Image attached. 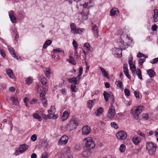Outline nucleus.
Here are the masks:
<instances>
[{
  "instance_id": "f257e3e1",
  "label": "nucleus",
  "mask_w": 158,
  "mask_h": 158,
  "mask_svg": "<svg viewBox=\"0 0 158 158\" xmlns=\"http://www.w3.org/2000/svg\"><path fill=\"white\" fill-rule=\"evenodd\" d=\"M130 69L132 72V74L133 76H135L136 74L138 78L141 80L142 79V77L141 75V72L140 70L138 68L136 69L135 66L133 64V63L129 64Z\"/></svg>"
},
{
  "instance_id": "f03ea898",
  "label": "nucleus",
  "mask_w": 158,
  "mask_h": 158,
  "mask_svg": "<svg viewBox=\"0 0 158 158\" xmlns=\"http://www.w3.org/2000/svg\"><path fill=\"white\" fill-rule=\"evenodd\" d=\"M144 110V107L142 106H138L136 107V108H134L132 109V111L134 112V118L136 120H137L139 117V115L142 113V112Z\"/></svg>"
},
{
  "instance_id": "7ed1b4c3",
  "label": "nucleus",
  "mask_w": 158,
  "mask_h": 158,
  "mask_svg": "<svg viewBox=\"0 0 158 158\" xmlns=\"http://www.w3.org/2000/svg\"><path fill=\"white\" fill-rule=\"evenodd\" d=\"M146 148L149 154L152 155L155 154L157 146L155 144L152 142H149L147 143L146 145Z\"/></svg>"
},
{
  "instance_id": "20e7f679",
  "label": "nucleus",
  "mask_w": 158,
  "mask_h": 158,
  "mask_svg": "<svg viewBox=\"0 0 158 158\" xmlns=\"http://www.w3.org/2000/svg\"><path fill=\"white\" fill-rule=\"evenodd\" d=\"M78 126V123L75 118H73L69 122L66 127L70 131L76 129Z\"/></svg>"
},
{
  "instance_id": "39448f33",
  "label": "nucleus",
  "mask_w": 158,
  "mask_h": 158,
  "mask_svg": "<svg viewBox=\"0 0 158 158\" xmlns=\"http://www.w3.org/2000/svg\"><path fill=\"white\" fill-rule=\"evenodd\" d=\"M86 141L85 147L89 149L94 148L95 146V143L94 140L90 138H87L84 139Z\"/></svg>"
},
{
  "instance_id": "423d86ee",
  "label": "nucleus",
  "mask_w": 158,
  "mask_h": 158,
  "mask_svg": "<svg viewBox=\"0 0 158 158\" xmlns=\"http://www.w3.org/2000/svg\"><path fill=\"white\" fill-rule=\"evenodd\" d=\"M115 114V107L112 104L108 110L107 117L109 118L112 119L114 117Z\"/></svg>"
},
{
  "instance_id": "0eeeda50",
  "label": "nucleus",
  "mask_w": 158,
  "mask_h": 158,
  "mask_svg": "<svg viewBox=\"0 0 158 158\" xmlns=\"http://www.w3.org/2000/svg\"><path fill=\"white\" fill-rule=\"evenodd\" d=\"M117 139L120 140H123L125 139L127 137L126 133L123 131H120L117 132L116 134Z\"/></svg>"
},
{
  "instance_id": "6e6552de",
  "label": "nucleus",
  "mask_w": 158,
  "mask_h": 158,
  "mask_svg": "<svg viewBox=\"0 0 158 158\" xmlns=\"http://www.w3.org/2000/svg\"><path fill=\"white\" fill-rule=\"evenodd\" d=\"M92 0H79V2H77V4L80 6H82L84 7V9H85L87 6V9H89V6L88 5V4H90Z\"/></svg>"
},
{
  "instance_id": "1a4fd4ad",
  "label": "nucleus",
  "mask_w": 158,
  "mask_h": 158,
  "mask_svg": "<svg viewBox=\"0 0 158 158\" xmlns=\"http://www.w3.org/2000/svg\"><path fill=\"white\" fill-rule=\"evenodd\" d=\"M28 148L27 145L23 144L20 145L19 148L16 150L17 153H22L26 151Z\"/></svg>"
},
{
  "instance_id": "9d476101",
  "label": "nucleus",
  "mask_w": 158,
  "mask_h": 158,
  "mask_svg": "<svg viewBox=\"0 0 158 158\" xmlns=\"http://www.w3.org/2000/svg\"><path fill=\"white\" fill-rule=\"evenodd\" d=\"M69 137L66 135H64L62 136L60 138L59 143L61 145H64L67 143Z\"/></svg>"
},
{
  "instance_id": "9b49d317",
  "label": "nucleus",
  "mask_w": 158,
  "mask_h": 158,
  "mask_svg": "<svg viewBox=\"0 0 158 158\" xmlns=\"http://www.w3.org/2000/svg\"><path fill=\"white\" fill-rule=\"evenodd\" d=\"M81 79V77H78L77 76L76 77L68 79V80L70 83H73L75 84L78 85L80 82Z\"/></svg>"
},
{
  "instance_id": "f8f14e48",
  "label": "nucleus",
  "mask_w": 158,
  "mask_h": 158,
  "mask_svg": "<svg viewBox=\"0 0 158 158\" xmlns=\"http://www.w3.org/2000/svg\"><path fill=\"white\" fill-rule=\"evenodd\" d=\"M113 94L111 92L109 91L108 92L106 91H104L103 92V95L104 98V99L105 101L107 102L109 99L111 97L113 96Z\"/></svg>"
},
{
  "instance_id": "ddd939ff",
  "label": "nucleus",
  "mask_w": 158,
  "mask_h": 158,
  "mask_svg": "<svg viewBox=\"0 0 158 158\" xmlns=\"http://www.w3.org/2000/svg\"><path fill=\"white\" fill-rule=\"evenodd\" d=\"M82 131L83 135H87L90 132V128L88 126H85L83 127Z\"/></svg>"
},
{
  "instance_id": "4468645a",
  "label": "nucleus",
  "mask_w": 158,
  "mask_h": 158,
  "mask_svg": "<svg viewBox=\"0 0 158 158\" xmlns=\"http://www.w3.org/2000/svg\"><path fill=\"white\" fill-rule=\"evenodd\" d=\"M8 48L10 53L12 55L13 57L17 59V60H19V59L20 58V57H19L15 53L14 49L12 47L10 46H8Z\"/></svg>"
},
{
  "instance_id": "2eb2a0df",
  "label": "nucleus",
  "mask_w": 158,
  "mask_h": 158,
  "mask_svg": "<svg viewBox=\"0 0 158 158\" xmlns=\"http://www.w3.org/2000/svg\"><path fill=\"white\" fill-rule=\"evenodd\" d=\"M92 30L93 32L95 37L98 38V27L95 25L92 27Z\"/></svg>"
},
{
  "instance_id": "dca6fc26",
  "label": "nucleus",
  "mask_w": 158,
  "mask_h": 158,
  "mask_svg": "<svg viewBox=\"0 0 158 158\" xmlns=\"http://www.w3.org/2000/svg\"><path fill=\"white\" fill-rule=\"evenodd\" d=\"M69 116V113L68 112L65 110L63 113V114L61 117V120L64 121L68 119Z\"/></svg>"
},
{
  "instance_id": "f3484780",
  "label": "nucleus",
  "mask_w": 158,
  "mask_h": 158,
  "mask_svg": "<svg viewBox=\"0 0 158 158\" xmlns=\"http://www.w3.org/2000/svg\"><path fill=\"white\" fill-rule=\"evenodd\" d=\"M132 140L135 144L137 145L141 140V138L136 136H135L132 139Z\"/></svg>"
},
{
  "instance_id": "a211bd4d",
  "label": "nucleus",
  "mask_w": 158,
  "mask_h": 158,
  "mask_svg": "<svg viewBox=\"0 0 158 158\" xmlns=\"http://www.w3.org/2000/svg\"><path fill=\"white\" fill-rule=\"evenodd\" d=\"M13 12V10H11L10 12H9V16L12 22V23H15L16 21V20L15 16L12 14Z\"/></svg>"
},
{
  "instance_id": "6ab92c4d",
  "label": "nucleus",
  "mask_w": 158,
  "mask_h": 158,
  "mask_svg": "<svg viewBox=\"0 0 158 158\" xmlns=\"http://www.w3.org/2000/svg\"><path fill=\"white\" fill-rule=\"evenodd\" d=\"M70 148L67 147L66 149V155L67 158H73V156L71 153L70 152Z\"/></svg>"
},
{
  "instance_id": "aec40b11",
  "label": "nucleus",
  "mask_w": 158,
  "mask_h": 158,
  "mask_svg": "<svg viewBox=\"0 0 158 158\" xmlns=\"http://www.w3.org/2000/svg\"><path fill=\"white\" fill-rule=\"evenodd\" d=\"M91 152L89 149L84 151L82 152V156L85 157H88L91 155Z\"/></svg>"
},
{
  "instance_id": "412c9836",
  "label": "nucleus",
  "mask_w": 158,
  "mask_h": 158,
  "mask_svg": "<svg viewBox=\"0 0 158 158\" xmlns=\"http://www.w3.org/2000/svg\"><path fill=\"white\" fill-rule=\"evenodd\" d=\"M6 71L7 74L11 78L13 79L15 77L14 75L13 74L12 71L10 69H6Z\"/></svg>"
},
{
  "instance_id": "4be33fe9",
  "label": "nucleus",
  "mask_w": 158,
  "mask_h": 158,
  "mask_svg": "<svg viewBox=\"0 0 158 158\" xmlns=\"http://www.w3.org/2000/svg\"><path fill=\"white\" fill-rule=\"evenodd\" d=\"M100 69L101 71L102 72V75L105 77L109 78V75L108 73L106 72L105 69L104 68H103L101 67H100Z\"/></svg>"
},
{
  "instance_id": "5701e85b",
  "label": "nucleus",
  "mask_w": 158,
  "mask_h": 158,
  "mask_svg": "<svg viewBox=\"0 0 158 158\" xmlns=\"http://www.w3.org/2000/svg\"><path fill=\"white\" fill-rule=\"evenodd\" d=\"M56 112V108L54 106H52L49 110H48L49 114L50 115L54 114Z\"/></svg>"
},
{
  "instance_id": "b1692460",
  "label": "nucleus",
  "mask_w": 158,
  "mask_h": 158,
  "mask_svg": "<svg viewBox=\"0 0 158 158\" xmlns=\"http://www.w3.org/2000/svg\"><path fill=\"white\" fill-rule=\"evenodd\" d=\"M154 14L153 17L154 19V21L156 22L158 21V10H154Z\"/></svg>"
},
{
  "instance_id": "393cba45",
  "label": "nucleus",
  "mask_w": 158,
  "mask_h": 158,
  "mask_svg": "<svg viewBox=\"0 0 158 158\" xmlns=\"http://www.w3.org/2000/svg\"><path fill=\"white\" fill-rule=\"evenodd\" d=\"M71 28V31L72 33L75 34V32L76 31V25L73 23H72L70 25Z\"/></svg>"
},
{
  "instance_id": "a878e982",
  "label": "nucleus",
  "mask_w": 158,
  "mask_h": 158,
  "mask_svg": "<svg viewBox=\"0 0 158 158\" xmlns=\"http://www.w3.org/2000/svg\"><path fill=\"white\" fill-rule=\"evenodd\" d=\"M147 72L150 77H153L154 76V75L155 74V73L154 71L151 69L148 70L147 71Z\"/></svg>"
},
{
  "instance_id": "bb28decb",
  "label": "nucleus",
  "mask_w": 158,
  "mask_h": 158,
  "mask_svg": "<svg viewBox=\"0 0 158 158\" xmlns=\"http://www.w3.org/2000/svg\"><path fill=\"white\" fill-rule=\"evenodd\" d=\"M44 73L46 76L49 78L50 77V70L49 68H46L44 71Z\"/></svg>"
},
{
  "instance_id": "cd10ccee",
  "label": "nucleus",
  "mask_w": 158,
  "mask_h": 158,
  "mask_svg": "<svg viewBox=\"0 0 158 158\" xmlns=\"http://www.w3.org/2000/svg\"><path fill=\"white\" fill-rule=\"evenodd\" d=\"M33 117L35 119H37L39 121H41L42 120V118L41 116L39 115L36 113H34L33 114Z\"/></svg>"
},
{
  "instance_id": "c85d7f7f",
  "label": "nucleus",
  "mask_w": 158,
  "mask_h": 158,
  "mask_svg": "<svg viewBox=\"0 0 158 158\" xmlns=\"http://www.w3.org/2000/svg\"><path fill=\"white\" fill-rule=\"evenodd\" d=\"M10 100L12 101L13 104L15 105H17L18 104V101L17 98L14 97H12L10 98Z\"/></svg>"
},
{
  "instance_id": "c756f323",
  "label": "nucleus",
  "mask_w": 158,
  "mask_h": 158,
  "mask_svg": "<svg viewBox=\"0 0 158 158\" xmlns=\"http://www.w3.org/2000/svg\"><path fill=\"white\" fill-rule=\"evenodd\" d=\"M86 10H82L81 14L82 15V17L84 19L86 20L88 19L87 15L88 12H85Z\"/></svg>"
},
{
  "instance_id": "7c9ffc66",
  "label": "nucleus",
  "mask_w": 158,
  "mask_h": 158,
  "mask_svg": "<svg viewBox=\"0 0 158 158\" xmlns=\"http://www.w3.org/2000/svg\"><path fill=\"white\" fill-rule=\"evenodd\" d=\"M84 46L90 52H92L93 51V49L92 47L90 46L88 43H85L84 44Z\"/></svg>"
},
{
  "instance_id": "2f4dec72",
  "label": "nucleus",
  "mask_w": 158,
  "mask_h": 158,
  "mask_svg": "<svg viewBox=\"0 0 158 158\" xmlns=\"http://www.w3.org/2000/svg\"><path fill=\"white\" fill-rule=\"evenodd\" d=\"M103 112V109L102 107H99L97 110V111L96 113V115L97 116L100 115Z\"/></svg>"
},
{
  "instance_id": "473e14b6",
  "label": "nucleus",
  "mask_w": 158,
  "mask_h": 158,
  "mask_svg": "<svg viewBox=\"0 0 158 158\" xmlns=\"http://www.w3.org/2000/svg\"><path fill=\"white\" fill-rule=\"evenodd\" d=\"M42 84L43 85H45L47 87V79L45 77L42 78L40 81Z\"/></svg>"
},
{
  "instance_id": "72a5a7b5",
  "label": "nucleus",
  "mask_w": 158,
  "mask_h": 158,
  "mask_svg": "<svg viewBox=\"0 0 158 158\" xmlns=\"http://www.w3.org/2000/svg\"><path fill=\"white\" fill-rule=\"evenodd\" d=\"M71 91L73 92H77L78 90V88L75 85L73 84L71 85Z\"/></svg>"
},
{
  "instance_id": "f704fd0d",
  "label": "nucleus",
  "mask_w": 158,
  "mask_h": 158,
  "mask_svg": "<svg viewBox=\"0 0 158 158\" xmlns=\"http://www.w3.org/2000/svg\"><path fill=\"white\" fill-rule=\"evenodd\" d=\"M126 150V146L123 144H122L120 146L119 151L121 152H124Z\"/></svg>"
},
{
  "instance_id": "c9c22d12",
  "label": "nucleus",
  "mask_w": 158,
  "mask_h": 158,
  "mask_svg": "<svg viewBox=\"0 0 158 158\" xmlns=\"http://www.w3.org/2000/svg\"><path fill=\"white\" fill-rule=\"evenodd\" d=\"M116 84L117 87H119L120 88H123V84L122 82L119 81H116Z\"/></svg>"
},
{
  "instance_id": "e433bc0d",
  "label": "nucleus",
  "mask_w": 158,
  "mask_h": 158,
  "mask_svg": "<svg viewBox=\"0 0 158 158\" xmlns=\"http://www.w3.org/2000/svg\"><path fill=\"white\" fill-rule=\"evenodd\" d=\"M32 81L33 79L32 77H29L27 79L26 81L27 84L30 85L32 82Z\"/></svg>"
},
{
  "instance_id": "4c0bfd02",
  "label": "nucleus",
  "mask_w": 158,
  "mask_h": 158,
  "mask_svg": "<svg viewBox=\"0 0 158 158\" xmlns=\"http://www.w3.org/2000/svg\"><path fill=\"white\" fill-rule=\"evenodd\" d=\"M119 12V10H110V13L111 16H114Z\"/></svg>"
},
{
  "instance_id": "58836bf2",
  "label": "nucleus",
  "mask_w": 158,
  "mask_h": 158,
  "mask_svg": "<svg viewBox=\"0 0 158 158\" xmlns=\"http://www.w3.org/2000/svg\"><path fill=\"white\" fill-rule=\"evenodd\" d=\"M53 52H55V53H56L57 52L60 53L62 52L63 53H64V52L63 50H61L59 48H57L56 49H53Z\"/></svg>"
},
{
  "instance_id": "ea45409f",
  "label": "nucleus",
  "mask_w": 158,
  "mask_h": 158,
  "mask_svg": "<svg viewBox=\"0 0 158 158\" xmlns=\"http://www.w3.org/2000/svg\"><path fill=\"white\" fill-rule=\"evenodd\" d=\"M46 94V92L45 91H43L41 92V93L40 94V98H45V95Z\"/></svg>"
},
{
  "instance_id": "a19ab883",
  "label": "nucleus",
  "mask_w": 158,
  "mask_h": 158,
  "mask_svg": "<svg viewBox=\"0 0 158 158\" xmlns=\"http://www.w3.org/2000/svg\"><path fill=\"white\" fill-rule=\"evenodd\" d=\"M88 106L89 108H90L94 105V103L92 100H89L87 102Z\"/></svg>"
},
{
  "instance_id": "79ce46f5",
  "label": "nucleus",
  "mask_w": 158,
  "mask_h": 158,
  "mask_svg": "<svg viewBox=\"0 0 158 158\" xmlns=\"http://www.w3.org/2000/svg\"><path fill=\"white\" fill-rule=\"evenodd\" d=\"M73 45L74 48V49L76 50L77 48L78 44L76 41L75 40H73Z\"/></svg>"
},
{
  "instance_id": "37998d69",
  "label": "nucleus",
  "mask_w": 158,
  "mask_h": 158,
  "mask_svg": "<svg viewBox=\"0 0 158 158\" xmlns=\"http://www.w3.org/2000/svg\"><path fill=\"white\" fill-rule=\"evenodd\" d=\"M82 71H83V69L82 68L81 66H80L79 67V74L77 76L78 77H81V75L82 73Z\"/></svg>"
},
{
  "instance_id": "c03bdc74",
  "label": "nucleus",
  "mask_w": 158,
  "mask_h": 158,
  "mask_svg": "<svg viewBox=\"0 0 158 158\" xmlns=\"http://www.w3.org/2000/svg\"><path fill=\"white\" fill-rule=\"evenodd\" d=\"M123 72H127L128 71L127 67V64H124L123 65Z\"/></svg>"
},
{
  "instance_id": "a18cd8bd",
  "label": "nucleus",
  "mask_w": 158,
  "mask_h": 158,
  "mask_svg": "<svg viewBox=\"0 0 158 158\" xmlns=\"http://www.w3.org/2000/svg\"><path fill=\"white\" fill-rule=\"evenodd\" d=\"M137 134L140 136L143 137H145V134L140 130H138L137 131Z\"/></svg>"
},
{
  "instance_id": "49530a36",
  "label": "nucleus",
  "mask_w": 158,
  "mask_h": 158,
  "mask_svg": "<svg viewBox=\"0 0 158 158\" xmlns=\"http://www.w3.org/2000/svg\"><path fill=\"white\" fill-rule=\"evenodd\" d=\"M83 30H84L83 29H77L76 31L74 32L75 34H81L83 31Z\"/></svg>"
},
{
  "instance_id": "de8ad7c7",
  "label": "nucleus",
  "mask_w": 158,
  "mask_h": 158,
  "mask_svg": "<svg viewBox=\"0 0 158 158\" xmlns=\"http://www.w3.org/2000/svg\"><path fill=\"white\" fill-rule=\"evenodd\" d=\"M142 118L145 120H147L148 118V115L147 114L144 113L142 114Z\"/></svg>"
},
{
  "instance_id": "09e8293b",
  "label": "nucleus",
  "mask_w": 158,
  "mask_h": 158,
  "mask_svg": "<svg viewBox=\"0 0 158 158\" xmlns=\"http://www.w3.org/2000/svg\"><path fill=\"white\" fill-rule=\"evenodd\" d=\"M110 125L111 127H114L115 129H117L118 128L117 124L115 122L111 123Z\"/></svg>"
},
{
  "instance_id": "8fccbe9b",
  "label": "nucleus",
  "mask_w": 158,
  "mask_h": 158,
  "mask_svg": "<svg viewBox=\"0 0 158 158\" xmlns=\"http://www.w3.org/2000/svg\"><path fill=\"white\" fill-rule=\"evenodd\" d=\"M133 60V57L132 55H130V56L129 58L128 59V63L129 64H130L132 63Z\"/></svg>"
},
{
  "instance_id": "3c124183",
  "label": "nucleus",
  "mask_w": 158,
  "mask_h": 158,
  "mask_svg": "<svg viewBox=\"0 0 158 158\" xmlns=\"http://www.w3.org/2000/svg\"><path fill=\"white\" fill-rule=\"evenodd\" d=\"M14 32L16 34L15 37V40L16 41H17L18 40V39L19 38V34L17 32V30L15 29Z\"/></svg>"
},
{
  "instance_id": "603ef678",
  "label": "nucleus",
  "mask_w": 158,
  "mask_h": 158,
  "mask_svg": "<svg viewBox=\"0 0 158 158\" xmlns=\"http://www.w3.org/2000/svg\"><path fill=\"white\" fill-rule=\"evenodd\" d=\"M37 136L35 134L32 135L31 137V139L33 141H35L37 139Z\"/></svg>"
},
{
  "instance_id": "864d4df0",
  "label": "nucleus",
  "mask_w": 158,
  "mask_h": 158,
  "mask_svg": "<svg viewBox=\"0 0 158 158\" xmlns=\"http://www.w3.org/2000/svg\"><path fill=\"white\" fill-rule=\"evenodd\" d=\"M0 54L3 57L5 56V51L2 49L0 48Z\"/></svg>"
},
{
  "instance_id": "5fc2aeb1",
  "label": "nucleus",
  "mask_w": 158,
  "mask_h": 158,
  "mask_svg": "<svg viewBox=\"0 0 158 158\" xmlns=\"http://www.w3.org/2000/svg\"><path fill=\"white\" fill-rule=\"evenodd\" d=\"M110 99L111 100L110 103L111 105H113V104L115 102L114 97L113 94V96L111 97Z\"/></svg>"
},
{
  "instance_id": "6e6d98bb",
  "label": "nucleus",
  "mask_w": 158,
  "mask_h": 158,
  "mask_svg": "<svg viewBox=\"0 0 158 158\" xmlns=\"http://www.w3.org/2000/svg\"><path fill=\"white\" fill-rule=\"evenodd\" d=\"M48 153L47 152H44L42 155L41 158H48Z\"/></svg>"
},
{
  "instance_id": "4d7b16f0",
  "label": "nucleus",
  "mask_w": 158,
  "mask_h": 158,
  "mask_svg": "<svg viewBox=\"0 0 158 158\" xmlns=\"http://www.w3.org/2000/svg\"><path fill=\"white\" fill-rule=\"evenodd\" d=\"M158 62V57L156 58H154V59L150 61V62L153 64H155L157 62Z\"/></svg>"
},
{
  "instance_id": "13d9d810",
  "label": "nucleus",
  "mask_w": 158,
  "mask_h": 158,
  "mask_svg": "<svg viewBox=\"0 0 158 158\" xmlns=\"http://www.w3.org/2000/svg\"><path fill=\"white\" fill-rule=\"evenodd\" d=\"M60 158H67L66 152H64L61 154Z\"/></svg>"
},
{
  "instance_id": "bf43d9fd",
  "label": "nucleus",
  "mask_w": 158,
  "mask_h": 158,
  "mask_svg": "<svg viewBox=\"0 0 158 158\" xmlns=\"http://www.w3.org/2000/svg\"><path fill=\"white\" fill-rule=\"evenodd\" d=\"M75 149L77 150H80L81 149V146L79 144H77L74 146Z\"/></svg>"
},
{
  "instance_id": "052dcab7",
  "label": "nucleus",
  "mask_w": 158,
  "mask_h": 158,
  "mask_svg": "<svg viewBox=\"0 0 158 158\" xmlns=\"http://www.w3.org/2000/svg\"><path fill=\"white\" fill-rule=\"evenodd\" d=\"M124 92L127 96H129L130 95V92L128 89H124Z\"/></svg>"
},
{
  "instance_id": "680f3d73",
  "label": "nucleus",
  "mask_w": 158,
  "mask_h": 158,
  "mask_svg": "<svg viewBox=\"0 0 158 158\" xmlns=\"http://www.w3.org/2000/svg\"><path fill=\"white\" fill-rule=\"evenodd\" d=\"M144 60L143 59L140 58L139 60V64L140 65L142 66L144 62Z\"/></svg>"
},
{
  "instance_id": "e2e57ef3",
  "label": "nucleus",
  "mask_w": 158,
  "mask_h": 158,
  "mask_svg": "<svg viewBox=\"0 0 158 158\" xmlns=\"http://www.w3.org/2000/svg\"><path fill=\"white\" fill-rule=\"evenodd\" d=\"M145 56V55L144 54H143L141 53H139L138 55L137 56V57L138 58H141L143 57V56Z\"/></svg>"
},
{
  "instance_id": "0e129e2a",
  "label": "nucleus",
  "mask_w": 158,
  "mask_h": 158,
  "mask_svg": "<svg viewBox=\"0 0 158 158\" xmlns=\"http://www.w3.org/2000/svg\"><path fill=\"white\" fill-rule=\"evenodd\" d=\"M157 28V26L156 24H154L152 27V29L153 31H155Z\"/></svg>"
},
{
  "instance_id": "69168bd1",
  "label": "nucleus",
  "mask_w": 158,
  "mask_h": 158,
  "mask_svg": "<svg viewBox=\"0 0 158 158\" xmlns=\"http://www.w3.org/2000/svg\"><path fill=\"white\" fill-rule=\"evenodd\" d=\"M136 98L139 97V92L138 91H135L134 92Z\"/></svg>"
},
{
  "instance_id": "338daca9",
  "label": "nucleus",
  "mask_w": 158,
  "mask_h": 158,
  "mask_svg": "<svg viewBox=\"0 0 158 158\" xmlns=\"http://www.w3.org/2000/svg\"><path fill=\"white\" fill-rule=\"evenodd\" d=\"M52 42L51 40H49L46 41L45 43L47 45V46H48L51 44Z\"/></svg>"
},
{
  "instance_id": "774afa93",
  "label": "nucleus",
  "mask_w": 158,
  "mask_h": 158,
  "mask_svg": "<svg viewBox=\"0 0 158 158\" xmlns=\"http://www.w3.org/2000/svg\"><path fill=\"white\" fill-rule=\"evenodd\" d=\"M69 62L73 64V58L72 56H70L69 57Z\"/></svg>"
}]
</instances>
